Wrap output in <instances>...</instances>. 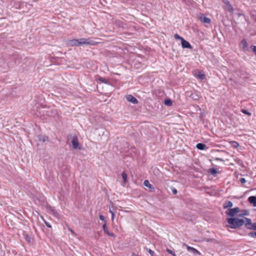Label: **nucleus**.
<instances>
[{"instance_id":"f257e3e1","label":"nucleus","mask_w":256,"mask_h":256,"mask_svg":"<svg viewBox=\"0 0 256 256\" xmlns=\"http://www.w3.org/2000/svg\"><path fill=\"white\" fill-rule=\"evenodd\" d=\"M98 43L90 38H82L79 40L72 39L68 41V44L72 46H80L82 44L95 46Z\"/></svg>"},{"instance_id":"f03ea898","label":"nucleus","mask_w":256,"mask_h":256,"mask_svg":"<svg viewBox=\"0 0 256 256\" xmlns=\"http://www.w3.org/2000/svg\"><path fill=\"white\" fill-rule=\"evenodd\" d=\"M227 222L229 224V227L234 229L238 228L244 224V220L238 218H228Z\"/></svg>"},{"instance_id":"7ed1b4c3","label":"nucleus","mask_w":256,"mask_h":256,"mask_svg":"<svg viewBox=\"0 0 256 256\" xmlns=\"http://www.w3.org/2000/svg\"><path fill=\"white\" fill-rule=\"evenodd\" d=\"M240 212V208L238 207H236L233 208H228L226 212V214L231 216L234 217L236 214Z\"/></svg>"},{"instance_id":"20e7f679","label":"nucleus","mask_w":256,"mask_h":256,"mask_svg":"<svg viewBox=\"0 0 256 256\" xmlns=\"http://www.w3.org/2000/svg\"><path fill=\"white\" fill-rule=\"evenodd\" d=\"M181 44L182 48H184L192 49V48L190 43L188 42L185 40L184 38L182 40Z\"/></svg>"},{"instance_id":"39448f33","label":"nucleus","mask_w":256,"mask_h":256,"mask_svg":"<svg viewBox=\"0 0 256 256\" xmlns=\"http://www.w3.org/2000/svg\"><path fill=\"white\" fill-rule=\"evenodd\" d=\"M126 99L128 102H130L134 104H136L138 102L137 99L130 94L126 96Z\"/></svg>"},{"instance_id":"423d86ee","label":"nucleus","mask_w":256,"mask_h":256,"mask_svg":"<svg viewBox=\"0 0 256 256\" xmlns=\"http://www.w3.org/2000/svg\"><path fill=\"white\" fill-rule=\"evenodd\" d=\"M200 20L203 23L210 24L211 22L210 18L206 17L204 14H202L199 16Z\"/></svg>"},{"instance_id":"0eeeda50","label":"nucleus","mask_w":256,"mask_h":256,"mask_svg":"<svg viewBox=\"0 0 256 256\" xmlns=\"http://www.w3.org/2000/svg\"><path fill=\"white\" fill-rule=\"evenodd\" d=\"M244 224L246 228L250 230V227L252 225V222L251 219H250L249 218H244Z\"/></svg>"},{"instance_id":"6e6552de","label":"nucleus","mask_w":256,"mask_h":256,"mask_svg":"<svg viewBox=\"0 0 256 256\" xmlns=\"http://www.w3.org/2000/svg\"><path fill=\"white\" fill-rule=\"evenodd\" d=\"M72 146L74 149H76L78 146V141L77 137L74 136L72 140Z\"/></svg>"},{"instance_id":"1a4fd4ad","label":"nucleus","mask_w":256,"mask_h":256,"mask_svg":"<svg viewBox=\"0 0 256 256\" xmlns=\"http://www.w3.org/2000/svg\"><path fill=\"white\" fill-rule=\"evenodd\" d=\"M185 246H186L187 250L188 252H192L194 254H200V253L197 250L194 248L190 246H188L187 244H185Z\"/></svg>"},{"instance_id":"9d476101","label":"nucleus","mask_w":256,"mask_h":256,"mask_svg":"<svg viewBox=\"0 0 256 256\" xmlns=\"http://www.w3.org/2000/svg\"><path fill=\"white\" fill-rule=\"evenodd\" d=\"M102 228H103L104 232L108 236H112V237H114V234L113 232H108L106 223H104L102 225Z\"/></svg>"},{"instance_id":"9b49d317","label":"nucleus","mask_w":256,"mask_h":256,"mask_svg":"<svg viewBox=\"0 0 256 256\" xmlns=\"http://www.w3.org/2000/svg\"><path fill=\"white\" fill-rule=\"evenodd\" d=\"M144 184L145 186L148 188L150 192H152L154 191V188L150 183L148 180H145L144 181Z\"/></svg>"},{"instance_id":"f8f14e48","label":"nucleus","mask_w":256,"mask_h":256,"mask_svg":"<svg viewBox=\"0 0 256 256\" xmlns=\"http://www.w3.org/2000/svg\"><path fill=\"white\" fill-rule=\"evenodd\" d=\"M248 201L254 206H256V196H250L248 198Z\"/></svg>"},{"instance_id":"ddd939ff","label":"nucleus","mask_w":256,"mask_h":256,"mask_svg":"<svg viewBox=\"0 0 256 256\" xmlns=\"http://www.w3.org/2000/svg\"><path fill=\"white\" fill-rule=\"evenodd\" d=\"M224 4H226V10L232 13L234 11V8L232 5L230 4V2L228 0H226V2H224Z\"/></svg>"},{"instance_id":"4468645a","label":"nucleus","mask_w":256,"mask_h":256,"mask_svg":"<svg viewBox=\"0 0 256 256\" xmlns=\"http://www.w3.org/2000/svg\"><path fill=\"white\" fill-rule=\"evenodd\" d=\"M110 203H111V208H112V210L111 208L110 207L109 208V212L112 214V220L113 221L114 218V210L115 209L114 204L112 202H110Z\"/></svg>"},{"instance_id":"2eb2a0df","label":"nucleus","mask_w":256,"mask_h":256,"mask_svg":"<svg viewBox=\"0 0 256 256\" xmlns=\"http://www.w3.org/2000/svg\"><path fill=\"white\" fill-rule=\"evenodd\" d=\"M22 235H23V236H24V240L28 243H30L32 238L26 232H23Z\"/></svg>"},{"instance_id":"dca6fc26","label":"nucleus","mask_w":256,"mask_h":256,"mask_svg":"<svg viewBox=\"0 0 256 256\" xmlns=\"http://www.w3.org/2000/svg\"><path fill=\"white\" fill-rule=\"evenodd\" d=\"M187 96H189L193 100H197L198 99V96L196 93H191L190 95L189 92H187Z\"/></svg>"},{"instance_id":"f3484780","label":"nucleus","mask_w":256,"mask_h":256,"mask_svg":"<svg viewBox=\"0 0 256 256\" xmlns=\"http://www.w3.org/2000/svg\"><path fill=\"white\" fill-rule=\"evenodd\" d=\"M196 148L200 150H204L206 148V146L202 143H198L196 145Z\"/></svg>"},{"instance_id":"a211bd4d","label":"nucleus","mask_w":256,"mask_h":256,"mask_svg":"<svg viewBox=\"0 0 256 256\" xmlns=\"http://www.w3.org/2000/svg\"><path fill=\"white\" fill-rule=\"evenodd\" d=\"M39 140L42 141V142H48L49 138L48 136H39Z\"/></svg>"},{"instance_id":"6ab92c4d","label":"nucleus","mask_w":256,"mask_h":256,"mask_svg":"<svg viewBox=\"0 0 256 256\" xmlns=\"http://www.w3.org/2000/svg\"><path fill=\"white\" fill-rule=\"evenodd\" d=\"M233 206L232 202L230 201L226 202L223 206L224 208H231Z\"/></svg>"},{"instance_id":"aec40b11","label":"nucleus","mask_w":256,"mask_h":256,"mask_svg":"<svg viewBox=\"0 0 256 256\" xmlns=\"http://www.w3.org/2000/svg\"><path fill=\"white\" fill-rule=\"evenodd\" d=\"M241 44L242 46L243 50L244 51L246 50L248 46L246 40L245 39H243L241 42Z\"/></svg>"},{"instance_id":"412c9836","label":"nucleus","mask_w":256,"mask_h":256,"mask_svg":"<svg viewBox=\"0 0 256 256\" xmlns=\"http://www.w3.org/2000/svg\"><path fill=\"white\" fill-rule=\"evenodd\" d=\"M208 172L212 175L215 176L217 174V170L214 168H210L209 169Z\"/></svg>"},{"instance_id":"4be33fe9","label":"nucleus","mask_w":256,"mask_h":256,"mask_svg":"<svg viewBox=\"0 0 256 256\" xmlns=\"http://www.w3.org/2000/svg\"><path fill=\"white\" fill-rule=\"evenodd\" d=\"M164 104L166 106H170L172 104V102L170 99L168 98L164 100Z\"/></svg>"},{"instance_id":"5701e85b","label":"nucleus","mask_w":256,"mask_h":256,"mask_svg":"<svg viewBox=\"0 0 256 256\" xmlns=\"http://www.w3.org/2000/svg\"><path fill=\"white\" fill-rule=\"evenodd\" d=\"M96 132L98 134V135H100L102 134L103 136L104 134V129L103 128H100L96 130Z\"/></svg>"},{"instance_id":"b1692460","label":"nucleus","mask_w":256,"mask_h":256,"mask_svg":"<svg viewBox=\"0 0 256 256\" xmlns=\"http://www.w3.org/2000/svg\"><path fill=\"white\" fill-rule=\"evenodd\" d=\"M146 250L150 254L151 256H156L155 252L150 248H146Z\"/></svg>"},{"instance_id":"393cba45","label":"nucleus","mask_w":256,"mask_h":256,"mask_svg":"<svg viewBox=\"0 0 256 256\" xmlns=\"http://www.w3.org/2000/svg\"><path fill=\"white\" fill-rule=\"evenodd\" d=\"M122 179L124 180V182H126V181H127V174H126L124 172L122 174Z\"/></svg>"},{"instance_id":"a878e982","label":"nucleus","mask_w":256,"mask_h":256,"mask_svg":"<svg viewBox=\"0 0 256 256\" xmlns=\"http://www.w3.org/2000/svg\"><path fill=\"white\" fill-rule=\"evenodd\" d=\"M98 80L101 82H102V83H104V84H108V80H106V78H102V77H100Z\"/></svg>"},{"instance_id":"bb28decb","label":"nucleus","mask_w":256,"mask_h":256,"mask_svg":"<svg viewBox=\"0 0 256 256\" xmlns=\"http://www.w3.org/2000/svg\"><path fill=\"white\" fill-rule=\"evenodd\" d=\"M197 77H198L199 79L202 80L204 78L205 76H204V74H202L201 72H199V73H198V74H197Z\"/></svg>"},{"instance_id":"cd10ccee","label":"nucleus","mask_w":256,"mask_h":256,"mask_svg":"<svg viewBox=\"0 0 256 256\" xmlns=\"http://www.w3.org/2000/svg\"><path fill=\"white\" fill-rule=\"evenodd\" d=\"M231 144L234 148H238L239 146L238 143L236 141H232Z\"/></svg>"},{"instance_id":"c85d7f7f","label":"nucleus","mask_w":256,"mask_h":256,"mask_svg":"<svg viewBox=\"0 0 256 256\" xmlns=\"http://www.w3.org/2000/svg\"><path fill=\"white\" fill-rule=\"evenodd\" d=\"M241 112H242L243 114H246V115H248V116H250L252 115V114H251L250 112H248V111L247 110H246L242 109V110H241Z\"/></svg>"},{"instance_id":"c756f323","label":"nucleus","mask_w":256,"mask_h":256,"mask_svg":"<svg viewBox=\"0 0 256 256\" xmlns=\"http://www.w3.org/2000/svg\"><path fill=\"white\" fill-rule=\"evenodd\" d=\"M248 236L253 238H256V232H252L248 234Z\"/></svg>"},{"instance_id":"7c9ffc66","label":"nucleus","mask_w":256,"mask_h":256,"mask_svg":"<svg viewBox=\"0 0 256 256\" xmlns=\"http://www.w3.org/2000/svg\"><path fill=\"white\" fill-rule=\"evenodd\" d=\"M174 38L176 40H180V41L182 42V39H184V38H182V37H181L178 34H175L174 35Z\"/></svg>"},{"instance_id":"2f4dec72","label":"nucleus","mask_w":256,"mask_h":256,"mask_svg":"<svg viewBox=\"0 0 256 256\" xmlns=\"http://www.w3.org/2000/svg\"><path fill=\"white\" fill-rule=\"evenodd\" d=\"M166 251L168 253H169V254H172L173 256H176V254H175L174 252H173L172 250H170V249H168V248H166Z\"/></svg>"},{"instance_id":"473e14b6","label":"nucleus","mask_w":256,"mask_h":256,"mask_svg":"<svg viewBox=\"0 0 256 256\" xmlns=\"http://www.w3.org/2000/svg\"><path fill=\"white\" fill-rule=\"evenodd\" d=\"M50 210L52 212L53 214L54 215V216H56L57 214H58L57 212L52 207L50 206Z\"/></svg>"},{"instance_id":"72a5a7b5","label":"nucleus","mask_w":256,"mask_h":256,"mask_svg":"<svg viewBox=\"0 0 256 256\" xmlns=\"http://www.w3.org/2000/svg\"><path fill=\"white\" fill-rule=\"evenodd\" d=\"M252 50L254 52L255 54L256 55V46H251L250 47Z\"/></svg>"},{"instance_id":"f704fd0d","label":"nucleus","mask_w":256,"mask_h":256,"mask_svg":"<svg viewBox=\"0 0 256 256\" xmlns=\"http://www.w3.org/2000/svg\"><path fill=\"white\" fill-rule=\"evenodd\" d=\"M250 230H256V222L252 223Z\"/></svg>"},{"instance_id":"c9c22d12","label":"nucleus","mask_w":256,"mask_h":256,"mask_svg":"<svg viewBox=\"0 0 256 256\" xmlns=\"http://www.w3.org/2000/svg\"><path fill=\"white\" fill-rule=\"evenodd\" d=\"M248 212L246 210L244 211V212L240 214V216H248Z\"/></svg>"},{"instance_id":"e433bc0d","label":"nucleus","mask_w":256,"mask_h":256,"mask_svg":"<svg viewBox=\"0 0 256 256\" xmlns=\"http://www.w3.org/2000/svg\"><path fill=\"white\" fill-rule=\"evenodd\" d=\"M99 218L100 220L102 221H104L105 222H106L104 216L103 215H100Z\"/></svg>"},{"instance_id":"4c0bfd02","label":"nucleus","mask_w":256,"mask_h":256,"mask_svg":"<svg viewBox=\"0 0 256 256\" xmlns=\"http://www.w3.org/2000/svg\"><path fill=\"white\" fill-rule=\"evenodd\" d=\"M240 182L242 184H244L246 182V180L244 178H242L240 179Z\"/></svg>"},{"instance_id":"58836bf2","label":"nucleus","mask_w":256,"mask_h":256,"mask_svg":"<svg viewBox=\"0 0 256 256\" xmlns=\"http://www.w3.org/2000/svg\"><path fill=\"white\" fill-rule=\"evenodd\" d=\"M171 190H172V194H177V190H176V188H171Z\"/></svg>"},{"instance_id":"ea45409f","label":"nucleus","mask_w":256,"mask_h":256,"mask_svg":"<svg viewBox=\"0 0 256 256\" xmlns=\"http://www.w3.org/2000/svg\"><path fill=\"white\" fill-rule=\"evenodd\" d=\"M214 160H219V161H221V162H224V160L221 158H214Z\"/></svg>"},{"instance_id":"a19ab883","label":"nucleus","mask_w":256,"mask_h":256,"mask_svg":"<svg viewBox=\"0 0 256 256\" xmlns=\"http://www.w3.org/2000/svg\"><path fill=\"white\" fill-rule=\"evenodd\" d=\"M45 224L48 228H51V225L48 222H45Z\"/></svg>"},{"instance_id":"79ce46f5","label":"nucleus","mask_w":256,"mask_h":256,"mask_svg":"<svg viewBox=\"0 0 256 256\" xmlns=\"http://www.w3.org/2000/svg\"><path fill=\"white\" fill-rule=\"evenodd\" d=\"M70 231L72 234H75V233L71 229H70Z\"/></svg>"}]
</instances>
